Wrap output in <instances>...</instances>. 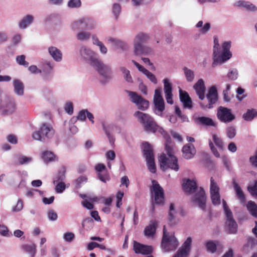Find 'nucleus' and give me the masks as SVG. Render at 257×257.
I'll use <instances>...</instances> for the list:
<instances>
[{
  "instance_id": "f257e3e1",
  "label": "nucleus",
  "mask_w": 257,
  "mask_h": 257,
  "mask_svg": "<svg viewBox=\"0 0 257 257\" xmlns=\"http://www.w3.org/2000/svg\"><path fill=\"white\" fill-rule=\"evenodd\" d=\"M80 54L85 59L90 61V65L96 69L105 81L111 78V71L110 67L104 64L100 60L93 57V52L85 47L80 49Z\"/></svg>"
},
{
  "instance_id": "f03ea898",
  "label": "nucleus",
  "mask_w": 257,
  "mask_h": 257,
  "mask_svg": "<svg viewBox=\"0 0 257 257\" xmlns=\"http://www.w3.org/2000/svg\"><path fill=\"white\" fill-rule=\"evenodd\" d=\"M222 50H220L218 38L216 37H214V46H213V58L214 60L212 63V66L215 67L218 63H223L229 59L232 54L230 51L231 48V42L226 41L222 43Z\"/></svg>"
},
{
  "instance_id": "7ed1b4c3",
  "label": "nucleus",
  "mask_w": 257,
  "mask_h": 257,
  "mask_svg": "<svg viewBox=\"0 0 257 257\" xmlns=\"http://www.w3.org/2000/svg\"><path fill=\"white\" fill-rule=\"evenodd\" d=\"M134 116L142 124L145 131L153 133L158 132L161 135L164 134L166 135V131L158 125L154 118L149 114L137 111L134 113Z\"/></svg>"
},
{
  "instance_id": "20e7f679",
  "label": "nucleus",
  "mask_w": 257,
  "mask_h": 257,
  "mask_svg": "<svg viewBox=\"0 0 257 257\" xmlns=\"http://www.w3.org/2000/svg\"><path fill=\"white\" fill-rule=\"evenodd\" d=\"M55 134V131L49 123L44 122L41 124L39 130L32 134L33 139L43 142L51 139Z\"/></svg>"
},
{
  "instance_id": "39448f33",
  "label": "nucleus",
  "mask_w": 257,
  "mask_h": 257,
  "mask_svg": "<svg viewBox=\"0 0 257 257\" xmlns=\"http://www.w3.org/2000/svg\"><path fill=\"white\" fill-rule=\"evenodd\" d=\"M149 39V36L143 33H139L134 39V53L136 55H147L152 53L151 48L143 45Z\"/></svg>"
},
{
  "instance_id": "423d86ee",
  "label": "nucleus",
  "mask_w": 257,
  "mask_h": 257,
  "mask_svg": "<svg viewBox=\"0 0 257 257\" xmlns=\"http://www.w3.org/2000/svg\"><path fill=\"white\" fill-rule=\"evenodd\" d=\"M179 245V242L174 235H168L166 226L163 227V235L161 246L165 251L175 250Z\"/></svg>"
},
{
  "instance_id": "0eeeda50",
  "label": "nucleus",
  "mask_w": 257,
  "mask_h": 257,
  "mask_svg": "<svg viewBox=\"0 0 257 257\" xmlns=\"http://www.w3.org/2000/svg\"><path fill=\"white\" fill-rule=\"evenodd\" d=\"M143 151L144 156L147 161L148 169L151 172L155 173L156 168L152 147L148 143L145 142L143 144Z\"/></svg>"
},
{
  "instance_id": "6e6552de",
  "label": "nucleus",
  "mask_w": 257,
  "mask_h": 257,
  "mask_svg": "<svg viewBox=\"0 0 257 257\" xmlns=\"http://www.w3.org/2000/svg\"><path fill=\"white\" fill-rule=\"evenodd\" d=\"M161 168L165 170L170 168L175 171H178L179 170V165L178 162V159L176 156H167L163 154L159 158Z\"/></svg>"
},
{
  "instance_id": "1a4fd4ad",
  "label": "nucleus",
  "mask_w": 257,
  "mask_h": 257,
  "mask_svg": "<svg viewBox=\"0 0 257 257\" xmlns=\"http://www.w3.org/2000/svg\"><path fill=\"white\" fill-rule=\"evenodd\" d=\"M216 116L222 122L228 123L235 119V116L232 113L230 109L222 106L217 108Z\"/></svg>"
},
{
  "instance_id": "9d476101",
  "label": "nucleus",
  "mask_w": 257,
  "mask_h": 257,
  "mask_svg": "<svg viewBox=\"0 0 257 257\" xmlns=\"http://www.w3.org/2000/svg\"><path fill=\"white\" fill-rule=\"evenodd\" d=\"M152 191L154 192V203L158 205H163L164 202L165 195L163 189L158 183L155 181H152Z\"/></svg>"
},
{
  "instance_id": "9b49d317",
  "label": "nucleus",
  "mask_w": 257,
  "mask_h": 257,
  "mask_svg": "<svg viewBox=\"0 0 257 257\" xmlns=\"http://www.w3.org/2000/svg\"><path fill=\"white\" fill-rule=\"evenodd\" d=\"M16 104L14 100L9 97L6 98L0 106V111L3 115H8L13 113L16 110Z\"/></svg>"
},
{
  "instance_id": "f8f14e48",
  "label": "nucleus",
  "mask_w": 257,
  "mask_h": 257,
  "mask_svg": "<svg viewBox=\"0 0 257 257\" xmlns=\"http://www.w3.org/2000/svg\"><path fill=\"white\" fill-rule=\"evenodd\" d=\"M129 96L131 97L132 102L137 105L139 109L145 110L149 107V101L138 95L136 92L130 91Z\"/></svg>"
},
{
  "instance_id": "ddd939ff",
  "label": "nucleus",
  "mask_w": 257,
  "mask_h": 257,
  "mask_svg": "<svg viewBox=\"0 0 257 257\" xmlns=\"http://www.w3.org/2000/svg\"><path fill=\"white\" fill-rule=\"evenodd\" d=\"M206 98L208 101V104L204 105L200 103L201 107L203 108L205 107L208 108L213 107V105L216 102L218 99L217 91L215 86H212L209 89L208 92L206 95Z\"/></svg>"
},
{
  "instance_id": "4468645a",
  "label": "nucleus",
  "mask_w": 257,
  "mask_h": 257,
  "mask_svg": "<svg viewBox=\"0 0 257 257\" xmlns=\"http://www.w3.org/2000/svg\"><path fill=\"white\" fill-rule=\"evenodd\" d=\"M192 201L202 210L205 211L206 197L205 191L202 188H200L199 191L195 194Z\"/></svg>"
},
{
  "instance_id": "2eb2a0df",
  "label": "nucleus",
  "mask_w": 257,
  "mask_h": 257,
  "mask_svg": "<svg viewBox=\"0 0 257 257\" xmlns=\"http://www.w3.org/2000/svg\"><path fill=\"white\" fill-rule=\"evenodd\" d=\"M191 243L192 238L188 237L173 257H188L190 251Z\"/></svg>"
},
{
  "instance_id": "dca6fc26",
  "label": "nucleus",
  "mask_w": 257,
  "mask_h": 257,
  "mask_svg": "<svg viewBox=\"0 0 257 257\" xmlns=\"http://www.w3.org/2000/svg\"><path fill=\"white\" fill-rule=\"evenodd\" d=\"M95 169L96 172H98V178L102 182L106 183V181L109 180V175L107 172L106 168L105 165L99 163L95 166Z\"/></svg>"
},
{
  "instance_id": "f3484780",
  "label": "nucleus",
  "mask_w": 257,
  "mask_h": 257,
  "mask_svg": "<svg viewBox=\"0 0 257 257\" xmlns=\"http://www.w3.org/2000/svg\"><path fill=\"white\" fill-rule=\"evenodd\" d=\"M133 247L136 253L149 254L153 252V248L151 246L144 245L137 241H134Z\"/></svg>"
},
{
  "instance_id": "a211bd4d",
  "label": "nucleus",
  "mask_w": 257,
  "mask_h": 257,
  "mask_svg": "<svg viewBox=\"0 0 257 257\" xmlns=\"http://www.w3.org/2000/svg\"><path fill=\"white\" fill-rule=\"evenodd\" d=\"M90 20L88 19H82L79 21L74 22L72 25V29L75 30H89L93 27L89 26Z\"/></svg>"
},
{
  "instance_id": "6ab92c4d",
  "label": "nucleus",
  "mask_w": 257,
  "mask_h": 257,
  "mask_svg": "<svg viewBox=\"0 0 257 257\" xmlns=\"http://www.w3.org/2000/svg\"><path fill=\"white\" fill-rule=\"evenodd\" d=\"M164 90L166 101L168 103L170 104H173V94H172V86L170 83L168 79L163 80Z\"/></svg>"
},
{
  "instance_id": "aec40b11",
  "label": "nucleus",
  "mask_w": 257,
  "mask_h": 257,
  "mask_svg": "<svg viewBox=\"0 0 257 257\" xmlns=\"http://www.w3.org/2000/svg\"><path fill=\"white\" fill-rule=\"evenodd\" d=\"M179 97L180 101L181 102H182L184 108H187L189 109L192 108V101L187 91L180 89Z\"/></svg>"
},
{
  "instance_id": "412c9836",
  "label": "nucleus",
  "mask_w": 257,
  "mask_h": 257,
  "mask_svg": "<svg viewBox=\"0 0 257 257\" xmlns=\"http://www.w3.org/2000/svg\"><path fill=\"white\" fill-rule=\"evenodd\" d=\"M182 152L183 158L187 160L192 159L196 153L195 147L193 145L190 144L184 145Z\"/></svg>"
},
{
  "instance_id": "4be33fe9",
  "label": "nucleus",
  "mask_w": 257,
  "mask_h": 257,
  "mask_svg": "<svg viewBox=\"0 0 257 257\" xmlns=\"http://www.w3.org/2000/svg\"><path fill=\"white\" fill-rule=\"evenodd\" d=\"M199 98L202 100L205 98V86L203 80L202 79H199L193 86Z\"/></svg>"
},
{
  "instance_id": "5701e85b",
  "label": "nucleus",
  "mask_w": 257,
  "mask_h": 257,
  "mask_svg": "<svg viewBox=\"0 0 257 257\" xmlns=\"http://www.w3.org/2000/svg\"><path fill=\"white\" fill-rule=\"evenodd\" d=\"M161 135L164 137V138L166 140L165 150L166 151L167 155H168L167 157H171V156H175L173 155L174 151L172 145L171 139L169 135L166 132V135H165L164 134H162Z\"/></svg>"
},
{
  "instance_id": "b1692460",
  "label": "nucleus",
  "mask_w": 257,
  "mask_h": 257,
  "mask_svg": "<svg viewBox=\"0 0 257 257\" xmlns=\"http://www.w3.org/2000/svg\"><path fill=\"white\" fill-rule=\"evenodd\" d=\"M226 224L227 225L228 231L229 233H235L237 230V224L233 218V215L231 214L230 217L226 216Z\"/></svg>"
},
{
  "instance_id": "393cba45",
  "label": "nucleus",
  "mask_w": 257,
  "mask_h": 257,
  "mask_svg": "<svg viewBox=\"0 0 257 257\" xmlns=\"http://www.w3.org/2000/svg\"><path fill=\"white\" fill-rule=\"evenodd\" d=\"M195 121L202 125L216 126V123L211 118L205 116L198 117L195 119Z\"/></svg>"
},
{
  "instance_id": "a878e982",
  "label": "nucleus",
  "mask_w": 257,
  "mask_h": 257,
  "mask_svg": "<svg viewBox=\"0 0 257 257\" xmlns=\"http://www.w3.org/2000/svg\"><path fill=\"white\" fill-rule=\"evenodd\" d=\"M158 223L156 220H152L150 224L145 228L144 232L146 236H153L156 232Z\"/></svg>"
},
{
  "instance_id": "bb28decb",
  "label": "nucleus",
  "mask_w": 257,
  "mask_h": 257,
  "mask_svg": "<svg viewBox=\"0 0 257 257\" xmlns=\"http://www.w3.org/2000/svg\"><path fill=\"white\" fill-rule=\"evenodd\" d=\"M183 188L186 192L193 193L197 188V184L194 181L187 179L185 183H183Z\"/></svg>"
},
{
  "instance_id": "cd10ccee",
  "label": "nucleus",
  "mask_w": 257,
  "mask_h": 257,
  "mask_svg": "<svg viewBox=\"0 0 257 257\" xmlns=\"http://www.w3.org/2000/svg\"><path fill=\"white\" fill-rule=\"evenodd\" d=\"M154 103L155 107V113L159 115H162L163 112L165 110L164 99L154 100Z\"/></svg>"
},
{
  "instance_id": "c85d7f7f",
  "label": "nucleus",
  "mask_w": 257,
  "mask_h": 257,
  "mask_svg": "<svg viewBox=\"0 0 257 257\" xmlns=\"http://www.w3.org/2000/svg\"><path fill=\"white\" fill-rule=\"evenodd\" d=\"M49 53L52 58L56 61L59 62L62 60V53L55 47H50L48 49Z\"/></svg>"
},
{
  "instance_id": "c756f323",
  "label": "nucleus",
  "mask_w": 257,
  "mask_h": 257,
  "mask_svg": "<svg viewBox=\"0 0 257 257\" xmlns=\"http://www.w3.org/2000/svg\"><path fill=\"white\" fill-rule=\"evenodd\" d=\"M13 84L15 93L19 95H23L24 86L23 82L20 80L14 79Z\"/></svg>"
},
{
  "instance_id": "7c9ffc66",
  "label": "nucleus",
  "mask_w": 257,
  "mask_h": 257,
  "mask_svg": "<svg viewBox=\"0 0 257 257\" xmlns=\"http://www.w3.org/2000/svg\"><path fill=\"white\" fill-rule=\"evenodd\" d=\"M175 212L174 204L173 203H171L170 205L168 218V223L170 226H173L177 223V220L175 217Z\"/></svg>"
},
{
  "instance_id": "2f4dec72",
  "label": "nucleus",
  "mask_w": 257,
  "mask_h": 257,
  "mask_svg": "<svg viewBox=\"0 0 257 257\" xmlns=\"http://www.w3.org/2000/svg\"><path fill=\"white\" fill-rule=\"evenodd\" d=\"M232 183L237 196L238 199L240 200L241 202H244L245 201V196L244 194L240 188L239 185L236 182L234 179L232 181Z\"/></svg>"
},
{
  "instance_id": "473e14b6",
  "label": "nucleus",
  "mask_w": 257,
  "mask_h": 257,
  "mask_svg": "<svg viewBox=\"0 0 257 257\" xmlns=\"http://www.w3.org/2000/svg\"><path fill=\"white\" fill-rule=\"evenodd\" d=\"M22 248L30 254L31 257H34L36 252V246L35 244H24L22 246Z\"/></svg>"
},
{
  "instance_id": "72a5a7b5",
  "label": "nucleus",
  "mask_w": 257,
  "mask_h": 257,
  "mask_svg": "<svg viewBox=\"0 0 257 257\" xmlns=\"http://www.w3.org/2000/svg\"><path fill=\"white\" fill-rule=\"evenodd\" d=\"M246 207L250 214L257 218V205L253 201H250L247 202Z\"/></svg>"
},
{
  "instance_id": "f704fd0d",
  "label": "nucleus",
  "mask_w": 257,
  "mask_h": 257,
  "mask_svg": "<svg viewBox=\"0 0 257 257\" xmlns=\"http://www.w3.org/2000/svg\"><path fill=\"white\" fill-rule=\"evenodd\" d=\"M237 5L238 7H242L245 8L246 10L250 11H255L257 10L256 7L252 4L248 2L239 1L237 2Z\"/></svg>"
},
{
  "instance_id": "c9c22d12",
  "label": "nucleus",
  "mask_w": 257,
  "mask_h": 257,
  "mask_svg": "<svg viewBox=\"0 0 257 257\" xmlns=\"http://www.w3.org/2000/svg\"><path fill=\"white\" fill-rule=\"evenodd\" d=\"M257 116V111L254 109H248L243 115V118L246 121H251Z\"/></svg>"
},
{
  "instance_id": "e433bc0d",
  "label": "nucleus",
  "mask_w": 257,
  "mask_h": 257,
  "mask_svg": "<svg viewBox=\"0 0 257 257\" xmlns=\"http://www.w3.org/2000/svg\"><path fill=\"white\" fill-rule=\"evenodd\" d=\"M55 155L52 152L46 151L42 153V158L46 163H48L54 160Z\"/></svg>"
},
{
  "instance_id": "4c0bfd02",
  "label": "nucleus",
  "mask_w": 257,
  "mask_h": 257,
  "mask_svg": "<svg viewBox=\"0 0 257 257\" xmlns=\"http://www.w3.org/2000/svg\"><path fill=\"white\" fill-rule=\"evenodd\" d=\"M219 242L218 241L210 240L208 241L206 243V247L207 251L211 253H214L216 250L217 245Z\"/></svg>"
},
{
  "instance_id": "58836bf2",
  "label": "nucleus",
  "mask_w": 257,
  "mask_h": 257,
  "mask_svg": "<svg viewBox=\"0 0 257 257\" xmlns=\"http://www.w3.org/2000/svg\"><path fill=\"white\" fill-rule=\"evenodd\" d=\"M33 21V17L31 15H27L19 23V27L22 29L26 28Z\"/></svg>"
},
{
  "instance_id": "ea45409f",
  "label": "nucleus",
  "mask_w": 257,
  "mask_h": 257,
  "mask_svg": "<svg viewBox=\"0 0 257 257\" xmlns=\"http://www.w3.org/2000/svg\"><path fill=\"white\" fill-rule=\"evenodd\" d=\"M108 41L112 43L115 46L118 47L122 50H125L127 48V45L122 41L116 40L112 38H109Z\"/></svg>"
},
{
  "instance_id": "a19ab883",
  "label": "nucleus",
  "mask_w": 257,
  "mask_h": 257,
  "mask_svg": "<svg viewBox=\"0 0 257 257\" xmlns=\"http://www.w3.org/2000/svg\"><path fill=\"white\" fill-rule=\"evenodd\" d=\"M185 77L188 82H192L194 78V73L191 69L185 67L183 68Z\"/></svg>"
},
{
  "instance_id": "79ce46f5",
  "label": "nucleus",
  "mask_w": 257,
  "mask_h": 257,
  "mask_svg": "<svg viewBox=\"0 0 257 257\" xmlns=\"http://www.w3.org/2000/svg\"><path fill=\"white\" fill-rule=\"evenodd\" d=\"M219 193V187L212 177L210 178V193Z\"/></svg>"
},
{
  "instance_id": "37998d69",
  "label": "nucleus",
  "mask_w": 257,
  "mask_h": 257,
  "mask_svg": "<svg viewBox=\"0 0 257 257\" xmlns=\"http://www.w3.org/2000/svg\"><path fill=\"white\" fill-rule=\"evenodd\" d=\"M212 139L213 141L215 144V145L220 150H223L224 148V144L222 139L218 137L216 135L213 134L212 135Z\"/></svg>"
},
{
  "instance_id": "c03bdc74",
  "label": "nucleus",
  "mask_w": 257,
  "mask_h": 257,
  "mask_svg": "<svg viewBox=\"0 0 257 257\" xmlns=\"http://www.w3.org/2000/svg\"><path fill=\"white\" fill-rule=\"evenodd\" d=\"M212 203L214 205L220 204V196L219 193L210 194Z\"/></svg>"
},
{
  "instance_id": "a18cd8bd",
  "label": "nucleus",
  "mask_w": 257,
  "mask_h": 257,
  "mask_svg": "<svg viewBox=\"0 0 257 257\" xmlns=\"http://www.w3.org/2000/svg\"><path fill=\"white\" fill-rule=\"evenodd\" d=\"M65 170L63 169L60 171L57 175H56L55 180H54V184H55L57 182L62 181L65 178Z\"/></svg>"
},
{
  "instance_id": "49530a36",
  "label": "nucleus",
  "mask_w": 257,
  "mask_h": 257,
  "mask_svg": "<svg viewBox=\"0 0 257 257\" xmlns=\"http://www.w3.org/2000/svg\"><path fill=\"white\" fill-rule=\"evenodd\" d=\"M26 57L24 55L18 56L16 58L17 62L20 65H23L25 67H28L29 63L25 61Z\"/></svg>"
},
{
  "instance_id": "de8ad7c7",
  "label": "nucleus",
  "mask_w": 257,
  "mask_h": 257,
  "mask_svg": "<svg viewBox=\"0 0 257 257\" xmlns=\"http://www.w3.org/2000/svg\"><path fill=\"white\" fill-rule=\"evenodd\" d=\"M32 161L31 157L25 156H20L18 158V162L20 165L28 164Z\"/></svg>"
},
{
  "instance_id": "09e8293b",
  "label": "nucleus",
  "mask_w": 257,
  "mask_h": 257,
  "mask_svg": "<svg viewBox=\"0 0 257 257\" xmlns=\"http://www.w3.org/2000/svg\"><path fill=\"white\" fill-rule=\"evenodd\" d=\"M90 33L86 32H81L77 34V38L81 41L86 40L89 39Z\"/></svg>"
},
{
  "instance_id": "8fccbe9b",
  "label": "nucleus",
  "mask_w": 257,
  "mask_h": 257,
  "mask_svg": "<svg viewBox=\"0 0 257 257\" xmlns=\"http://www.w3.org/2000/svg\"><path fill=\"white\" fill-rule=\"evenodd\" d=\"M87 178L84 176H81L75 180V185L77 188H80L81 184L86 182Z\"/></svg>"
},
{
  "instance_id": "3c124183",
  "label": "nucleus",
  "mask_w": 257,
  "mask_h": 257,
  "mask_svg": "<svg viewBox=\"0 0 257 257\" xmlns=\"http://www.w3.org/2000/svg\"><path fill=\"white\" fill-rule=\"evenodd\" d=\"M226 134L230 139L233 138L236 135V130L233 126H229L226 128Z\"/></svg>"
},
{
  "instance_id": "603ef678",
  "label": "nucleus",
  "mask_w": 257,
  "mask_h": 257,
  "mask_svg": "<svg viewBox=\"0 0 257 257\" xmlns=\"http://www.w3.org/2000/svg\"><path fill=\"white\" fill-rule=\"evenodd\" d=\"M120 70L124 74V78L128 82L132 81V79L130 75V71L125 68L124 67H121Z\"/></svg>"
},
{
  "instance_id": "864d4df0",
  "label": "nucleus",
  "mask_w": 257,
  "mask_h": 257,
  "mask_svg": "<svg viewBox=\"0 0 257 257\" xmlns=\"http://www.w3.org/2000/svg\"><path fill=\"white\" fill-rule=\"evenodd\" d=\"M81 5L80 0H70L68 3V7L71 8L80 7Z\"/></svg>"
},
{
  "instance_id": "5fc2aeb1",
  "label": "nucleus",
  "mask_w": 257,
  "mask_h": 257,
  "mask_svg": "<svg viewBox=\"0 0 257 257\" xmlns=\"http://www.w3.org/2000/svg\"><path fill=\"white\" fill-rule=\"evenodd\" d=\"M247 189L253 196L257 197V181L255 182L253 186H248Z\"/></svg>"
},
{
  "instance_id": "6e6d98bb",
  "label": "nucleus",
  "mask_w": 257,
  "mask_h": 257,
  "mask_svg": "<svg viewBox=\"0 0 257 257\" xmlns=\"http://www.w3.org/2000/svg\"><path fill=\"white\" fill-rule=\"evenodd\" d=\"M65 184L63 182L60 181L56 186L55 190L57 193H61L63 192V191L65 189Z\"/></svg>"
},
{
  "instance_id": "4d7b16f0",
  "label": "nucleus",
  "mask_w": 257,
  "mask_h": 257,
  "mask_svg": "<svg viewBox=\"0 0 257 257\" xmlns=\"http://www.w3.org/2000/svg\"><path fill=\"white\" fill-rule=\"evenodd\" d=\"M121 7L118 4H114L112 8V12L115 16V18L117 19L118 15L120 12Z\"/></svg>"
},
{
  "instance_id": "13d9d810",
  "label": "nucleus",
  "mask_w": 257,
  "mask_h": 257,
  "mask_svg": "<svg viewBox=\"0 0 257 257\" xmlns=\"http://www.w3.org/2000/svg\"><path fill=\"white\" fill-rule=\"evenodd\" d=\"M237 71L236 69L231 70L227 74L228 78L232 80H234L237 78Z\"/></svg>"
},
{
  "instance_id": "bf43d9fd",
  "label": "nucleus",
  "mask_w": 257,
  "mask_h": 257,
  "mask_svg": "<svg viewBox=\"0 0 257 257\" xmlns=\"http://www.w3.org/2000/svg\"><path fill=\"white\" fill-rule=\"evenodd\" d=\"M65 110L69 114H72L73 112V104L71 102H67L65 106Z\"/></svg>"
},
{
  "instance_id": "052dcab7",
  "label": "nucleus",
  "mask_w": 257,
  "mask_h": 257,
  "mask_svg": "<svg viewBox=\"0 0 257 257\" xmlns=\"http://www.w3.org/2000/svg\"><path fill=\"white\" fill-rule=\"evenodd\" d=\"M145 75H146V76L150 79V80L154 84H156L157 83V80L155 76L149 70L147 71H146V73Z\"/></svg>"
},
{
  "instance_id": "680f3d73",
  "label": "nucleus",
  "mask_w": 257,
  "mask_h": 257,
  "mask_svg": "<svg viewBox=\"0 0 257 257\" xmlns=\"http://www.w3.org/2000/svg\"><path fill=\"white\" fill-rule=\"evenodd\" d=\"M249 161L251 165L257 169V150L255 152L254 155L249 158Z\"/></svg>"
},
{
  "instance_id": "e2e57ef3",
  "label": "nucleus",
  "mask_w": 257,
  "mask_h": 257,
  "mask_svg": "<svg viewBox=\"0 0 257 257\" xmlns=\"http://www.w3.org/2000/svg\"><path fill=\"white\" fill-rule=\"evenodd\" d=\"M88 110L87 109H83L79 111L77 118L80 120H85L86 119V116L87 114Z\"/></svg>"
},
{
  "instance_id": "0e129e2a",
  "label": "nucleus",
  "mask_w": 257,
  "mask_h": 257,
  "mask_svg": "<svg viewBox=\"0 0 257 257\" xmlns=\"http://www.w3.org/2000/svg\"><path fill=\"white\" fill-rule=\"evenodd\" d=\"M209 147L213 154V155L217 158L220 157V154L219 152L217 151V149L215 148V147L213 145V144L212 142L210 141L209 143Z\"/></svg>"
},
{
  "instance_id": "69168bd1",
  "label": "nucleus",
  "mask_w": 257,
  "mask_h": 257,
  "mask_svg": "<svg viewBox=\"0 0 257 257\" xmlns=\"http://www.w3.org/2000/svg\"><path fill=\"white\" fill-rule=\"evenodd\" d=\"M74 234L72 232H67L64 234V238L67 241L70 242L74 238Z\"/></svg>"
},
{
  "instance_id": "338daca9",
  "label": "nucleus",
  "mask_w": 257,
  "mask_h": 257,
  "mask_svg": "<svg viewBox=\"0 0 257 257\" xmlns=\"http://www.w3.org/2000/svg\"><path fill=\"white\" fill-rule=\"evenodd\" d=\"M23 207V202L21 200H19L16 205L13 208V210L15 212L21 211Z\"/></svg>"
},
{
  "instance_id": "774afa93",
  "label": "nucleus",
  "mask_w": 257,
  "mask_h": 257,
  "mask_svg": "<svg viewBox=\"0 0 257 257\" xmlns=\"http://www.w3.org/2000/svg\"><path fill=\"white\" fill-rule=\"evenodd\" d=\"M247 244L251 247H254L257 245V240L252 237H249L247 239Z\"/></svg>"
}]
</instances>
